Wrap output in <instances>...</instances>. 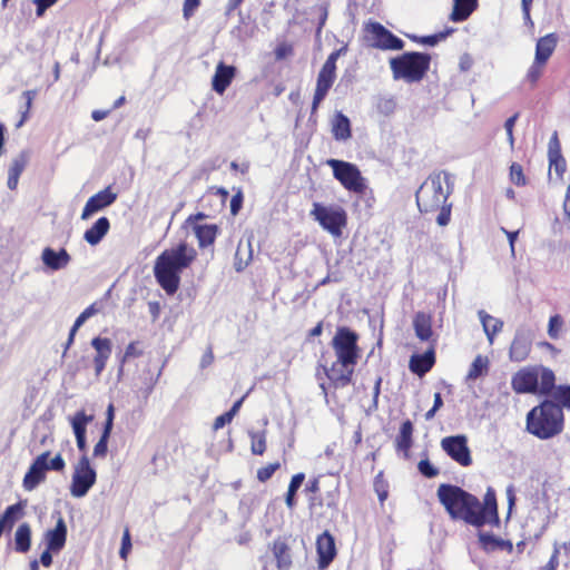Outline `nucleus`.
<instances>
[{
  "label": "nucleus",
  "mask_w": 570,
  "mask_h": 570,
  "mask_svg": "<svg viewBox=\"0 0 570 570\" xmlns=\"http://www.w3.org/2000/svg\"><path fill=\"white\" fill-rule=\"evenodd\" d=\"M336 78L335 71L322 68L316 80V88L312 102V115L316 112L320 104L325 99L328 90L333 86Z\"/></svg>",
  "instance_id": "dca6fc26"
},
{
  "label": "nucleus",
  "mask_w": 570,
  "mask_h": 570,
  "mask_svg": "<svg viewBox=\"0 0 570 570\" xmlns=\"http://www.w3.org/2000/svg\"><path fill=\"white\" fill-rule=\"evenodd\" d=\"M478 537L481 548L487 552H493L498 550H507L508 552H511L513 549L511 541L503 540L492 533L480 531Z\"/></svg>",
  "instance_id": "cd10ccee"
},
{
  "label": "nucleus",
  "mask_w": 570,
  "mask_h": 570,
  "mask_svg": "<svg viewBox=\"0 0 570 570\" xmlns=\"http://www.w3.org/2000/svg\"><path fill=\"white\" fill-rule=\"evenodd\" d=\"M233 419L234 417L228 412H225L224 414L217 416L213 425L214 430H219L224 428L227 423H230Z\"/></svg>",
  "instance_id": "680f3d73"
},
{
  "label": "nucleus",
  "mask_w": 570,
  "mask_h": 570,
  "mask_svg": "<svg viewBox=\"0 0 570 570\" xmlns=\"http://www.w3.org/2000/svg\"><path fill=\"white\" fill-rule=\"evenodd\" d=\"M92 415H88L83 411H78L70 420L75 436H86L87 425L92 422Z\"/></svg>",
  "instance_id": "4c0bfd02"
},
{
  "label": "nucleus",
  "mask_w": 570,
  "mask_h": 570,
  "mask_svg": "<svg viewBox=\"0 0 570 570\" xmlns=\"http://www.w3.org/2000/svg\"><path fill=\"white\" fill-rule=\"evenodd\" d=\"M531 350V340L523 332L518 331L509 351L510 360L513 362L524 361Z\"/></svg>",
  "instance_id": "bb28decb"
},
{
  "label": "nucleus",
  "mask_w": 570,
  "mask_h": 570,
  "mask_svg": "<svg viewBox=\"0 0 570 570\" xmlns=\"http://www.w3.org/2000/svg\"><path fill=\"white\" fill-rule=\"evenodd\" d=\"M278 468H279V463H271L264 468H261L257 471V479L261 482H266L267 480H269L273 476V474L275 473V471Z\"/></svg>",
  "instance_id": "864d4df0"
},
{
  "label": "nucleus",
  "mask_w": 570,
  "mask_h": 570,
  "mask_svg": "<svg viewBox=\"0 0 570 570\" xmlns=\"http://www.w3.org/2000/svg\"><path fill=\"white\" fill-rule=\"evenodd\" d=\"M476 8V0H453L450 19L454 22L466 20Z\"/></svg>",
  "instance_id": "473e14b6"
},
{
  "label": "nucleus",
  "mask_w": 570,
  "mask_h": 570,
  "mask_svg": "<svg viewBox=\"0 0 570 570\" xmlns=\"http://www.w3.org/2000/svg\"><path fill=\"white\" fill-rule=\"evenodd\" d=\"M58 0H35L37 6L36 13L38 17L42 16L45 11L55 4Z\"/></svg>",
  "instance_id": "e2e57ef3"
},
{
  "label": "nucleus",
  "mask_w": 570,
  "mask_h": 570,
  "mask_svg": "<svg viewBox=\"0 0 570 570\" xmlns=\"http://www.w3.org/2000/svg\"><path fill=\"white\" fill-rule=\"evenodd\" d=\"M563 420L562 409L546 400L527 414V430L541 440H548L562 432Z\"/></svg>",
  "instance_id": "20e7f679"
},
{
  "label": "nucleus",
  "mask_w": 570,
  "mask_h": 570,
  "mask_svg": "<svg viewBox=\"0 0 570 570\" xmlns=\"http://www.w3.org/2000/svg\"><path fill=\"white\" fill-rule=\"evenodd\" d=\"M417 469L425 478H434L439 474V470L428 460H421L417 464Z\"/></svg>",
  "instance_id": "3c124183"
},
{
  "label": "nucleus",
  "mask_w": 570,
  "mask_h": 570,
  "mask_svg": "<svg viewBox=\"0 0 570 570\" xmlns=\"http://www.w3.org/2000/svg\"><path fill=\"white\" fill-rule=\"evenodd\" d=\"M110 223L107 217H100L83 234V239L91 246L98 245L107 235Z\"/></svg>",
  "instance_id": "c756f323"
},
{
  "label": "nucleus",
  "mask_w": 570,
  "mask_h": 570,
  "mask_svg": "<svg viewBox=\"0 0 570 570\" xmlns=\"http://www.w3.org/2000/svg\"><path fill=\"white\" fill-rule=\"evenodd\" d=\"M242 204H243V195L240 191H238L230 199V212L233 215H236L239 212V209L242 208Z\"/></svg>",
  "instance_id": "338daca9"
},
{
  "label": "nucleus",
  "mask_w": 570,
  "mask_h": 570,
  "mask_svg": "<svg viewBox=\"0 0 570 570\" xmlns=\"http://www.w3.org/2000/svg\"><path fill=\"white\" fill-rule=\"evenodd\" d=\"M141 355V351H138L136 348V343L135 342H131L129 343V345L126 347V351H125V354L122 356V360H121V363H125L128 358L130 357H137V356H140Z\"/></svg>",
  "instance_id": "69168bd1"
},
{
  "label": "nucleus",
  "mask_w": 570,
  "mask_h": 570,
  "mask_svg": "<svg viewBox=\"0 0 570 570\" xmlns=\"http://www.w3.org/2000/svg\"><path fill=\"white\" fill-rule=\"evenodd\" d=\"M24 507L26 503L21 501L8 507L4 513H2V529L4 528V525H12L13 522L19 520L23 515Z\"/></svg>",
  "instance_id": "ea45409f"
},
{
  "label": "nucleus",
  "mask_w": 570,
  "mask_h": 570,
  "mask_svg": "<svg viewBox=\"0 0 570 570\" xmlns=\"http://www.w3.org/2000/svg\"><path fill=\"white\" fill-rule=\"evenodd\" d=\"M548 158H549V166L550 169H554V173L559 178H562L567 164L566 159L563 158L561 154V146L560 141L558 139L557 132L552 135L550 138L549 145H548Z\"/></svg>",
  "instance_id": "5701e85b"
},
{
  "label": "nucleus",
  "mask_w": 570,
  "mask_h": 570,
  "mask_svg": "<svg viewBox=\"0 0 570 570\" xmlns=\"http://www.w3.org/2000/svg\"><path fill=\"white\" fill-rule=\"evenodd\" d=\"M434 363V346L431 344L430 348H428L423 354H414L411 356L409 367L414 374L423 376L432 368Z\"/></svg>",
  "instance_id": "b1692460"
},
{
  "label": "nucleus",
  "mask_w": 570,
  "mask_h": 570,
  "mask_svg": "<svg viewBox=\"0 0 570 570\" xmlns=\"http://www.w3.org/2000/svg\"><path fill=\"white\" fill-rule=\"evenodd\" d=\"M304 479H305L304 473H297V474L293 475L291 479L288 490L286 493V498H285L286 505L289 509H292L295 505V495H296L297 490L301 488Z\"/></svg>",
  "instance_id": "79ce46f5"
},
{
  "label": "nucleus",
  "mask_w": 570,
  "mask_h": 570,
  "mask_svg": "<svg viewBox=\"0 0 570 570\" xmlns=\"http://www.w3.org/2000/svg\"><path fill=\"white\" fill-rule=\"evenodd\" d=\"M214 361V354L212 351V347H208L207 351L204 353L200 360V367L206 368L209 366Z\"/></svg>",
  "instance_id": "774afa93"
},
{
  "label": "nucleus",
  "mask_w": 570,
  "mask_h": 570,
  "mask_svg": "<svg viewBox=\"0 0 570 570\" xmlns=\"http://www.w3.org/2000/svg\"><path fill=\"white\" fill-rule=\"evenodd\" d=\"M475 513L482 519V525L487 523L491 525H499L500 519L498 514L497 497L495 491L492 488H488L483 503L480 502Z\"/></svg>",
  "instance_id": "2eb2a0df"
},
{
  "label": "nucleus",
  "mask_w": 570,
  "mask_h": 570,
  "mask_svg": "<svg viewBox=\"0 0 570 570\" xmlns=\"http://www.w3.org/2000/svg\"><path fill=\"white\" fill-rule=\"evenodd\" d=\"M87 366L88 358L86 356H81L68 365V371L72 376H75L78 372L86 368Z\"/></svg>",
  "instance_id": "6e6d98bb"
},
{
  "label": "nucleus",
  "mask_w": 570,
  "mask_h": 570,
  "mask_svg": "<svg viewBox=\"0 0 570 570\" xmlns=\"http://www.w3.org/2000/svg\"><path fill=\"white\" fill-rule=\"evenodd\" d=\"M196 250L186 243L165 249L155 261L154 275L159 286L168 295L179 288L180 273L196 258Z\"/></svg>",
  "instance_id": "f03ea898"
},
{
  "label": "nucleus",
  "mask_w": 570,
  "mask_h": 570,
  "mask_svg": "<svg viewBox=\"0 0 570 570\" xmlns=\"http://www.w3.org/2000/svg\"><path fill=\"white\" fill-rule=\"evenodd\" d=\"M413 424L410 420L401 424L400 432L395 439L396 451L402 452L404 459L410 458V449L413 445Z\"/></svg>",
  "instance_id": "c85d7f7f"
},
{
  "label": "nucleus",
  "mask_w": 570,
  "mask_h": 570,
  "mask_svg": "<svg viewBox=\"0 0 570 570\" xmlns=\"http://www.w3.org/2000/svg\"><path fill=\"white\" fill-rule=\"evenodd\" d=\"M413 328L415 336L421 342H429L434 345L435 340H433L434 333L432 330V316L430 314L417 312L413 317Z\"/></svg>",
  "instance_id": "393cba45"
},
{
  "label": "nucleus",
  "mask_w": 570,
  "mask_h": 570,
  "mask_svg": "<svg viewBox=\"0 0 570 570\" xmlns=\"http://www.w3.org/2000/svg\"><path fill=\"white\" fill-rule=\"evenodd\" d=\"M332 134L338 141H345L351 138V121L342 111H336L332 119Z\"/></svg>",
  "instance_id": "7c9ffc66"
},
{
  "label": "nucleus",
  "mask_w": 570,
  "mask_h": 570,
  "mask_svg": "<svg viewBox=\"0 0 570 570\" xmlns=\"http://www.w3.org/2000/svg\"><path fill=\"white\" fill-rule=\"evenodd\" d=\"M31 543V529L28 523L18 527L14 533V548L18 552L24 553L29 551Z\"/></svg>",
  "instance_id": "e433bc0d"
},
{
  "label": "nucleus",
  "mask_w": 570,
  "mask_h": 570,
  "mask_svg": "<svg viewBox=\"0 0 570 570\" xmlns=\"http://www.w3.org/2000/svg\"><path fill=\"white\" fill-rule=\"evenodd\" d=\"M355 365H344L338 360L331 366L324 368L326 376L335 389L347 386L352 381Z\"/></svg>",
  "instance_id": "a211bd4d"
},
{
  "label": "nucleus",
  "mask_w": 570,
  "mask_h": 570,
  "mask_svg": "<svg viewBox=\"0 0 570 570\" xmlns=\"http://www.w3.org/2000/svg\"><path fill=\"white\" fill-rule=\"evenodd\" d=\"M200 0H185L184 2V17L188 19L199 6Z\"/></svg>",
  "instance_id": "0e129e2a"
},
{
  "label": "nucleus",
  "mask_w": 570,
  "mask_h": 570,
  "mask_svg": "<svg viewBox=\"0 0 570 570\" xmlns=\"http://www.w3.org/2000/svg\"><path fill=\"white\" fill-rule=\"evenodd\" d=\"M236 75V68L234 66L225 65L219 62L216 66L215 73L212 80V87L215 92L223 95L228 86L232 83Z\"/></svg>",
  "instance_id": "412c9836"
},
{
  "label": "nucleus",
  "mask_w": 570,
  "mask_h": 570,
  "mask_svg": "<svg viewBox=\"0 0 570 570\" xmlns=\"http://www.w3.org/2000/svg\"><path fill=\"white\" fill-rule=\"evenodd\" d=\"M110 431L102 430V434L94 448V455L96 458H104L108 450V440L110 436Z\"/></svg>",
  "instance_id": "de8ad7c7"
},
{
  "label": "nucleus",
  "mask_w": 570,
  "mask_h": 570,
  "mask_svg": "<svg viewBox=\"0 0 570 570\" xmlns=\"http://www.w3.org/2000/svg\"><path fill=\"white\" fill-rule=\"evenodd\" d=\"M556 376L552 370L543 365L525 366L511 380V386L519 394L550 395L554 389Z\"/></svg>",
  "instance_id": "39448f33"
},
{
  "label": "nucleus",
  "mask_w": 570,
  "mask_h": 570,
  "mask_svg": "<svg viewBox=\"0 0 570 570\" xmlns=\"http://www.w3.org/2000/svg\"><path fill=\"white\" fill-rule=\"evenodd\" d=\"M49 451L41 453L30 465L23 478V488L27 491H32L45 480L46 471L48 470L47 459H49Z\"/></svg>",
  "instance_id": "ddd939ff"
},
{
  "label": "nucleus",
  "mask_w": 570,
  "mask_h": 570,
  "mask_svg": "<svg viewBox=\"0 0 570 570\" xmlns=\"http://www.w3.org/2000/svg\"><path fill=\"white\" fill-rule=\"evenodd\" d=\"M65 460L60 454H57L55 458H52L50 461L47 460V466L48 470L52 471H62L65 469Z\"/></svg>",
  "instance_id": "052dcab7"
},
{
  "label": "nucleus",
  "mask_w": 570,
  "mask_h": 570,
  "mask_svg": "<svg viewBox=\"0 0 570 570\" xmlns=\"http://www.w3.org/2000/svg\"><path fill=\"white\" fill-rule=\"evenodd\" d=\"M438 498L452 519H462L474 527H482V519L476 515L480 500L462 488L452 484H441Z\"/></svg>",
  "instance_id": "7ed1b4c3"
},
{
  "label": "nucleus",
  "mask_w": 570,
  "mask_h": 570,
  "mask_svg": "<svg viewBox=\"0 0 570 570\" xmlns=\"http://www.w3.org/2000/svg\"><path fill=\"white\" fill-rule=\"evenodd\" d=\"M559 553H560V547L556 542L553 544V552H552L550 560L548 561V563L546 566H543L541 568V570H557V568L559 567V560H558Z\"/></svg>",
  "instance_id": "5fc2aeb1"
},
{
  "label": "nucleus",
  "mask_w": 570,
  "mask_h": 570,
  "mask_svg": "<svg viewBox=\"0 0 570 570\" xmlns=\"http://www.w3.org/2000/svg\"><path fill=\"white\" fill-rule=\"evenodd\" d=\"M478 315L482 323L484 333H485L489 342L492 344L493 340H494V335L498 334L502 330L503 322L498 318H494L493 316L489 315L484 311H479Z\"/></svg>",
  "instance_id": "f704fd0d"
},
{
  "label": "nucleus",
  "mask_w": 570,
  "mask_h": 570,
  "mask_svg": "<svg viewBox=\"0 0 570 570\" xmlns=\"http://www.w3.org/2000/svg\"><path fill=\"white\" fill-rule=\"evenodd\" d=\"M546 62H538L534 59L533 63L530 66L527 72V80L531 83H535L542 75Z\"/></svg>",
  "instance_id": "09e8293b"
},
{
  "label": "nucleus",
  "mask_w": 570,
  "mask_h": 570,
  "mask_svg": "<svg viewBox=\"0 0 570 570\" xmlns=\"http://www.w3.org/2000/svg\"><path fill=\"white\" fill-rule=\"evenodd\" d=\"M431 56L423 52H404L390 59V68L395 80H404L409 83L419 82L428 72Z\"/></svg>",
  "instance_id": "423d86ee"
},
{
  "label": "nucleus",
  "mask_w": 570,
  "mask_h": 570,
  "mask_svg": "<svg viewBox=\"0 0 570 570\" xmlns=\"http://www.w3.org/2000/svg\"><path fill=\"white\" fill-rule=\"evenodd\" d=\"M273 554L279 570H288L292 564L289 548L284 540L277 539L273 544Z\"/></svg>",
  "instance_id": "72a5a7b5"
},
{
  "label": "nucleus",
  "mask_w": 570,
  "mask_h": 570,
  "mask_svg": "<svg viewBox=\"0 0 570 570\" xmlns=\"http://www.w3.org/2000/svg\"><path fill=\"white\" fill-rule=\"evenodd\" d=\"M274 53L276 60H283L293 53V48L288 43H281L276 47Z\"/></svg>",
  "instance_id": "13d9d810"
},
{
  "label": "nucleus",
  "mask_w": 570,
  "mask_h": 570,
  "mask_svg": "<svg viewBox=\"0 0 570 570\" xmlns=\"http://www.w3.org/2000/svg\"><path fill=\"white\" fill-rule=\"evenodd\" d=\"M358 335L348 327H338L332 340L336 357L344 365H356L360 350Z\"/></svg>",
  "instance_id": "6e6552de"
},
{
  "label": "nucleus",
  "mask_w": 570,
  "mask_h": 570,
  "mask_svg": "<svg viewBox=\"0 0 570 570\" xmlns=\"http://www.w3.org/2000/svg\"><path fill=\"white\" fill-rule=\"evenodd\" d=\"M316 549L318 554V567L320 569H324L333 561L336 554L335 541L328 531L318 535L316 540Z\"/></svg>",
  "instance_id": "6ab92c4d"
},
{
  "label": "nucleus",
  "mask_w": 570,
  "mask_h": 570,
  "mask_svg": "<svg viewBox=\"0 0 570 570\" xmlns=\"http://www.w3.org/2000/svg\"><path fill=\"white\" fill-rule=\"evenodd\" d=\"M561 324H562V322L558 315L550 317L548 334L551 338L558 337V331H559Z\"/></svg>",
  "instance_id": "bf43d9fd"
},
{
  "label": "nucleus",
  "mask_w": 570,
  "mask_h": 570,
  "mask_svg": "<svg viewBox=\"0 0 570 570\" xmlns=\"http://www.w3.org/2000/svg\"><path fill=\"white\" fill-rule=\"evenodd\" d=\"M30 159L28 150L20 151L10 163L8 168L7 186L10 190H14L18 186L19 177L24 171Z\"/></svg>",
  "instance_id": "4be33fe9"
},
{
  "label": "nucleus",
  "mask_w": 570,
  "mask_h": 570,
  "mask_svg": "<svg viewBox=\"0 0 570 570\" xmlns=\"http://www.w3.org/2000/svg\"><path fill=\"white\" fill-rule=\"evenodd\" d=\"M91 346L96 351V355L94 357L96 376H99L105 370L107 361L111 355L112 344L109 338L97 336L91 340Z\"/></svg>",
  "instance_id": "f3484780"
},
{
  "label": "nucleus",
  "mask_w": 570,
  "mask_h": 570,
  "mask_svg": "<svg viewBox=\"0 0 570 570\" xmlns=\"http://www.w3.org/2000/svg\"><path fill=\"white\" fill-rule=\"evenodd\" d=\"M510 180L517 186H524L527 184V179L520 164L513 163L510 166Z\"/></svg>",
  "instance_id": "49530a36"
},
{
  "label": "nucleus",
  "mask_w": 570,
  "mask_h": 570,
  "mask_svg": "<svg viewBox=\"0 0 570 570\" xmlns=\"http://www.w3.org/2000/svg\"><path fill=\"white\" fill-rule=\"evenodd\" d=\"M550 394L552 395L553 402L561 409H570V385H554Z\"/></svg>",
  "instance_id": "a19ab883"
},
{
  "label": "nucleus",
  "mask_w": 570,
  "mask_h": 570,
  "mask_svg": "<svg viewBox=\"0 0 570 570\" xmlns=\"http://www.w3.org/2000/svg\"><path fill=\"white\" fill-rule=\"evenodd\" d=\"M558 38L554 33H549L537 41L534 59L538 62H546L549 60L557 47Z\"/></svg>",
  "instance_id": "2f4dec72"
},
{
  "label": "nucleus",
  "mask_w": 570,
  "mask_h": 570,
  "mask_svg": "<svg viewBox=\"0 0 570 570\" xmlns=\"http://www.w3.org/2000/svg\"><path fill=\"white\" fill-rule=\"evenodd\" d=\"M311 215L320 225L334 236L342 234V228L346 225V213L341 207L323 206L314 203Z\"/></svg>",
  "instance_id": "1a4fd4ad"
},
{
  "label": "nucleus",
  "mask_w": 570,
  "mask_h": 570,
  "mask_svg": "<svg viewBox=\"0 0 570 570\" xmlns=\"http://www.w3.org/2000/svg\"><path fill=\"white\" fill-rule=\"evenodd\" d=\"M43 265L50 271H60L68 266L71 256L65 248L55 250L51 247H45L41 253Z\"/></svg>",
  "instance_id": "aec40b11"
},
{
  "label": "nucleus",
  "mask_w": 570,
  "mask_h": 570,
  "mask_svg": "<svg viewBox=\"0 0 570 570\" xmlns=\"http://www.w3.org/2000/svg\"><path fill=\"white\" fill-rule=\"evenodd\" d=\"M442 450L462 466L472 464L471 451L468 446V438L464 434L445 436L441 440Z\"/></svg>",
  "instance_id": "f8f14e48"
},
{
  "label": "nucleus",
  "mask_w": 570,
  "mask_h": 570,
  "mask_svg": "<svg viewBox=\"0 0 570 570\" xmlns=\"http://www.w3.org/2000/svg\"><path fill=\"white\" fill-rule=\"evenodd\" d=\"M252 438V452L262 455L266 450L265 432L250 433Z\"/></svg>",
  "instance_id": "a18cd8bd"
},
{
  "label": "nucleus",
  "mask_w": 570,
  "mask_h": 570,
  "mask_svg": "<svg viewBox=\"0 0 570 570\" xmlns=\"http://www.w3.org/2000/svg\"><path fill=\"white\" fill-rule=\"evenodd\" d=\"M131 549V541H130V534L128 530H125L122 539H121V547L119 550V556L121 559H127L128 553Z\"/></svg>",
  "instance_id": "4d7b16f0"
},
{
  "label": "nucleus",
  "mask_w": 570,
  "mask_h": 570,
  "mask_svg": "<svg viewBox=\"0 0 570 570\" xmlns=\"http://www.w3.org/2000/svg\"><path fill=\"white\" fill-rule=\"evenodd\" d=\"M326 164L332 168L334 178L345 189L356 194L365 191L366 183L356 165L338 159H328Z\"/></svg>",
  "instance_id": "0eeeda50"
},
{
  "label": "nucleus",
  "mask_w": 570,
  "mask_h": 570,
  "mask_svg": "<svg viewBox=\"0 0 570 570\" xmlns=\"http://www.w3.org/2000/svg\"><path fill=\"white\" fill-rule=\"evenodd\" d=\"M453 29H448L444 32H439L436 35L431 36H424V37H417V36H411L410 38L414 41H419L420 43L428 45V46H435L440 40L445 39Z\"/></svg>",
  "instance_id": "c03bdc74"
},
{
  "label": "nucleus",
  "mask_w": 570,
  "mask_h": 570,
  "mask_svg": "<svg viewBox=\"0 0 570 570\" xmlns=\"http://www.w3.org/2000/svg\"><path fill=\"white\" fill-rule=\"evenodd\" d=\"M116 199L117 194L110 187L100 190L87 200L82 209L81 219H88L95 213L110 206Z\"/></svg>",
  "instance_id": "4468645a"
},
{
  "label": "nucleus",
  "mask_w": 570,
  "mask_h": 570,
  "mask_svg": "<svg viewBox=\"0 0 570 570\" xmlns=\"http://www.w3.org/2000/svg\"><path fill=\"white\" fill-rule=\"evenodd\" d=\"M36 90H27L22 92L21 98L23 99V106L21 107V119L18 121L17 127H21L23 122L27 120L29 110L31 108L32 101L36 97Z\"/></svg>",
  "instance_id": "37998d69"
},
{
  "label": "nucleus",
  "mask_w": 570,
  "mask_h": 570,
  "mask_svg": "<svg viewBox=\"0 0 570 570\" xmlns=\"http://www.w3.org/2000/svg\"><path fill=\"white\" fill-rule=\"evenodd\" d=\"M518 118H519V112H515L514 115L509 117L504 122V129H505L508 142H509L511 149L514 148L513 128L515 126Z\"/></svg>",
  "instance_id": "8fccbe9b"
},
{
  "label": "nucleus",
  "mask_w": 570,
  "mask_h": 570,
  "mask_svg": "<svg viewBox=\"0 0 570 570\" xmlns=\"http://www.w3.org/2000/svg\"><path fill=\"white\" fill-rule=\"evenodd\" d=\"M452 175L442 170L431 174L416 190V205L421 213H435L436 223L440 226H446L451 219L452 204L448 203L449 196L453 191Z\"/></svg>",
  "instance_id": "f257e3e1"
},
{
  "label": "nucleus",
  "mask_w": 570,
  "mask_h": 570,
  "mask_svg": "<svg viewBox=\"0 0 570 570\" xmlns=\"http://www.w3.org/2000/svg\"><path fill=\"white\" fill-rule=\"evenodd\" d=\"M346 51V48L345 47H342L335 51H333L326 59L325 63L323 65L322 68L324 69H327L330 71H335L336 72V61L337 59L343 55L345 53Z\"/></svg>",
  "instance_id": "603ef678"
},
{
  "label": "nucleus",
  "mask_w": 570,
  "mask_h": 570,
  "mask_svg": "<svg viewBox=\"0 0 570 570\" xmlns=\"http://www.w3.org/2000/svg\"><path fill=\"white\" fill-rule=\"evenodd\" d=\"M195 235L198 239L199 247L204 248L215 242L217 234L216 225H196L194 227Z\"/></svg>",
  "instance_id": "c9c22d12"
},
{
  "label": "nucleus",
  "mask_w": 570,
  "mask_h": 570,
  "mask_svg": "<svg viewBox=\"0 0 570 570\" xmlns=\"http://www.w3.org/2000/svg\"><path fill=\"white\" fill-rule=\"evenodd\" d=\"M66 538L67 525L65 523V520L61 517H59L56 527L47 531L45 535L46 544L49 548V550H52V552H58L65 547Z\"/></svg>",
  "instance_id": "a878e982"
},
{
  "label": "nucleus",
  "mask_w": 570,
  "mask_h": 570,
  "mask_svg": "<svg viewBox=\"0 0 570 570\" xmlns=\"http://www.w3.org/2000/svg\"><path fill=\"white\" fill-rule=\"evenodd\" d=\"M489 368V360L488 357L478 355L468 372L466 381H475L476 379L481 377L482 375L488 373Z\"/></svg>",
  "instance_id": "58836bf2"
},
{
  "label": "nucleus",
  "mask_w": 570,
  "mask_h": 570,
  "mask_svg": "<svg viewBox=\"0 0 570 570\" xmlns=\"http://www.w3.org/2000/svg\"><path fill=\"white\" fill-rule=\"evenodd\" d=\"M97 473L91 468L89 459L83 454L75 466L70 493L75 498L85 497L96 483Z\"/></svg>",
  "instance_id": "9d476101"
},
{
  "label": "nucleus",
  "mask_w": 570,
  "mask_h": 570,
  "mask_svg": "<svg viewBox=\"0 0 570 570\" xmlns=\"http://www.w3.org/2000/svg\"><path fill=\"white\" fill-rule=\"evenodd\" d=\"M365 30L368 33L367 40L374 48L381 50H402L404 48V41L380 22H370Z\"/></svg>",
  "instance_id": "9b49d317"
}]
</instances>
